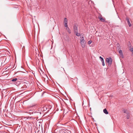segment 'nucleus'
Returning <instances> with one entry per match:
<instances>
[{"label": "nucleus", "instance_id": "f257e3e1", "mask_svg": "<svg viewBox=\"0 0 133 133\" xmlns=\"http://www.w3.org/2000/svg\"><path fill=\"white\" fill-rule=\"evenodd\" d=\"M80 40V43L82 47L83 48H84L85 46V44L86 43V42L84 40L83 37H82Z\"/></svg>", "mask_w": 133, "mask_h": 133}, {"label": "nucleus", "instance_id": "f03ea898", "mask_svg": "<svg viewBox=\"0 0 133 133\" xmlns=\"http://www.w3.org/2000/svg\"><path fill=\"white\" fill-rule=\"evenodd\" d=\"M106 61L108 63V65L110 66L112 62V59L111 57L107 58L106 59Z\"/></svg>", "mask_w": 133, "mask_h": 133}, {"label": "nucleus", "instance_id": "7ed1b4c3", "mask_svg": "<svg viewBox=\"0 0 133 133\" xmlns=\"http://www.w3.org/2000/svg\"><path fill=\"white\" fill-rule=\"evenodd\" d=\"M47 109V108L46 106H42L41 107L39 108L38 109V111H40V112H39L41 114V112H43L45 110H46Z\"/></svg>", "mask_w": 133, "mask_h": 133}, {"label": "nucleus", "instance_id": "20e7f679", "mask_svg": "<svg viewBox=\"0 0 133 133\" xmlns=\"http://www.w3.org/2000/svg\"><path fill=\"white\" fill-rule=\"evenodd\" d=\"M78 25L76 24H75L74 26V32H77L78 31Z\"/></svg>", "mask_w": 133, "mask_h": 133}, {"label": "nucleus", "instance_id": "39448f33", "mask_svg": "<svg viewBox=\"0 0 133 133\" xmlns=\"http://www.w3.org/2000/svg\"><path fill=\"white\" fill-rule=\"evenodd\" d=\"M36 104L35 103L32 104H31L29 105H28L27 108H30L32 107H33L36 105Z\"/></svg>", "mask_w": 133, "mask_h": 133}, {"label": "nucleus", "instance_id": "423d86ee", "mask_svg": "<svg viewBox=\"0 0 133 133\" xmlns=\"http://www.w3.org/2000/svg\"><path fill=\"white\" fill-rule=\"evenodd\" d=\"M126 20L127 21L128 23V25H129V27H131V24L130 22V21L129 20V18L128 17H127L126 18Z\"/></svg>", "mask_w": 133, "mask_h": 133}, {"label": "nucleus", "instance_id": "0eeeda50", "mask_svg": "<svg viewBox=\"0 0 133 133\" xmlns=\"http://www.w3.org/2000/svg\"><path fill=\"white\" fill-rule=\"evenodd\" d=\"M119 53L121 57H122V58H123V52L122 50H120L119 51Z\"/></svg>", "mask_w": 133, "mask_h": 133}, {"label": "nucleus", "instance_id": "6e6552de", "mask_svg": "<svg viewBox=\"0 0 133 133\" xmlns=\"http://www.w3.org/2000/svg\"><path fill=\"white\" fill-rule=\"evenodd\" d=\"M104 112L106 114H108V112L106 109H105L103 110Z\"/></svg>", "mask_w": 133, "mask_h": 133}, {"label": "nucleus", "instance_id": "1a4fd4ad", "mask_svg": "<svg viewBox=\"0 0 133 133\" xmlns=\"http://www.w3.org/2000/svg\"><path fill=\"white\" fill-rule=\"evenodd\" d=\"M78 31H77V32H74L75 34H76V35L78 36H80L81 34L79 33H78Z\"/></svg>", "mask_w": 133, "mask_h": 133}, {"label": "nucleus", "instance_id": "9d476101", "mask_svg": "<svg viewBox=\"0 0 133 133\" xmlns=\"http://www.w3.org/2000/svg\"><path fill=\"white\" fill-rule=\"evenodd\" d=\"M66 29L67 30V31L69 33H71V31H70V29H69V28L68 27H66Z\"/></svg>", "mask_w": 133, "mask_h": 133}, {"label": "nucleus", "instance_id": "9b49d317", "mask_svg": "<svg viewBox=\"0 0 133 133\" xmlns=\"http://www.w3.org/2000/svg\"><path fill=\"white\" fill-rule=\"evenodd\" d=\"M68 21L67 19L66 18H65L64 20V23H67Z\"/></svg>", "mask_w": 133, "mask_h": 133}, {"label": "nucleus", "instance_id": "f8f14e48", "mask_svg": "<svg viewBox=\"0 0 133 133\" xmlns=\"http://www.w3.org/2000/svg\"><path fill=\"white\" fill-rule=\"evenodd\" d=\"M100 20H101V21L102 22H105V19L103 18H101V19H100Z\"/></svg>", "mask_w": 133, "mask_h": 133}, {"label": "nucleus", "instance_id": "ddd939ff", "mask_svg": "<svg viewBox=\"0 0 133 133\" xmlns=\"http://www.w3.org/2000/svg\"><path fill=\"white\" fill-rule=\"evenodd\" d=\"M17 79V78H15L11 80V81L12 82H15L16 81Z\"/></svg>", "mask_w": 133, "mask_h": 133}, {"label": "nucleus", "instance_id": "4468645a", "mask_svg": "<svg viewBox=\"0 0 133 133\" xmlns=\"http://www.w3.org/2000/svg\"><path fill=\"white\" fill-rule=\"evenodd\" d=\"M130 117V115L129 114V113H128L127 114V119H128Z\"/></svg>", "mask_w": 133, "mask_h": 133}, {"label": "nucleus", "instance_id": "2eb2a0df", "mask_svg": "<svg viewBox=\"0 0 133 133\" xmlns=\"http://www.w3.org/2000/svg\"><path fill=\"white\" fill-rule=\"evenodd\" d=\"M64 25L65 27L66 28L68 27L67 23H64Z\"/></svg>", "mask_w": 133, "mask_h": 133}, {"label": "nucleus", "instance_id": "dca6fc26", "mask_svg": "<svg viewBox=\"0 0 133 133\" xmlns=\"http://www.w3.org/2000/svg\"><path fill=\"white\" fill-rule=\"evenodd\" d=\"M131 44H130V42H129V43H128V47H129V48H130L131 47Z\"/></svg>", "mask_w": 133, "mask_h": 133}, {"label": "nucleus", "instance_id": "f3484780", "mask_svg": "<svg viewBox=\"0 0 133 133\" xmlns=\"http://www.w3.org/2000/svg\"><path fill=\"white\" fill-rule=\"evenodd\" d=\"M59 69L60 70H63L64 71H65V70L64 69V68H63L62 67H61V68Z\"/></svg>", "mask_w": 133, "mask_h": 133}, {"label": "nucleus", "instance_id": "a211bd4d", "mask_svg": "<svg viewBox=\"0 0 133 133\" xmlns=\"http://www.w3.org/2000/svg\"><path fill=\"white\" fill-rule=\"evenodd\" d=\"M92 42V41H89L88 42V44H91Z\"/></svg>", "mask_w": 133, "mask_h": 133}, {"label": "nucleus", "instance_id": "6ab92c4d", "mask_svg": "<svg viewBox=\"0 0 133 133\" xmlns=\"http://www.w3.org/2000/svg\"><path fill=\"white\" fill-rule=\"evenodd\" d=\"M103 18V17L101 15L100 16L98 17V18L99 19H101V18Z\"/></svg>", "mask_w": 133, "mask_h": 133}, {"label": "nucleus", "instance_id": "aec40b11", "mask_svg": "<svg viewBox=\"0 0 133 133\" xmlns=\"http://www.w3.org/2000/svg\"><path fill=\"white\" fill-rule=\"evenodd\" d=\"M129 50L131 52H133V48H130L129 49Z\"/></svg>", "mask_w": 133, "mask_h": 133}, {"label": "nucleus", "instance_id": "412c9836", "mask_svg": "<svg viewBox=\"0 0 133 133\" xmlns=\"http://www.w3.org/2000/svg\"><path fill=\"white\" fill-rule=\"evenodd\" d=\"M102 65L103 66H104L105 65V64L104 63V61H102Z\"/></svg>", "mask_w": 133, "mask_h": 133}, {"label": "nucleus", "instance_id": "4be33fe9", "mask_svg": "<svg viewBox=\"0 0 133 133\" xmlns=\"http://www.w3.org/2000/svg\"><path fill=\"white\" fill-rule=\"evenodd\" d=\"M100 60L102 62L104 61L103 58H102L101 59H100Z\"/></svg>", "mask_w": 133, "mask_h": 133}, {"label": "nucleus", "instance_id": "5701e85b", "mask_svg": "<svg viewBox=\"0 0 133 133\" xmlns=\"http://www.w3.org/2000/svg\"><path fill=\"white\" fill-rule=\"evenodd\" d=\"M124 113H126L127 114L128 113L127 112H126V111H125V110H124Z\"/></svg>", "mask_w": 133, "mask_h": 133}, {"label": "nucleus", "instance_id": "b1692460", "mask_svg": "<svg viewBox=\"0 0 133 133\" xmlns=\"http://www.w3.org/2000/svg\"><path fill=\"white\" fill-rule=\"evenodd\" d=\"M99 58H100V59H101L102 58V57H101V56H100V57H99Z\"/></svg>", "mask_w": 133, "mask_h": 133}, {"label": "nucleus", "instance_id": "393cba45", "mask_svg": "<svg viewBox=\"0 0 133 133\" xmlns=\"http://www.w3.org/2000/svg\"><path fill=\"white\" fill-rule=\"evenodd\" d=\"M58 124V123H57V124H56L57 126H59L58 125H57Z\"/></svg>", "mask_w": 133, "mask_h": 133}, {"label": "nucleus", "instance_id": "a878e982", "mask_svg": "<svg viewBox=\"0 0 133 133\" xmlns=\"http://www.w3.org/2000/svg\"><path fill=\"white\" fill-rule=\"evenodd\" d=\"M117 46H118V45H119V44L118 43H117Z\"/></svg>", "mask_w": 133, "mask_h": 133}]
</instances>
